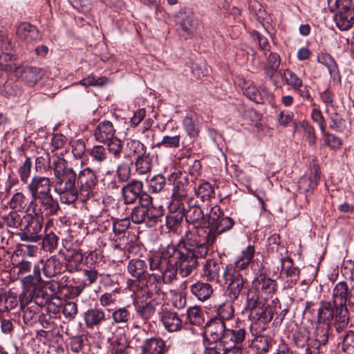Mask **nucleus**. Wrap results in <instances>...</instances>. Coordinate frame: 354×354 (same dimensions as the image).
Segmentation results:
<instances>
[{
  "mask_svg": "<svg viewBox=\"0 0 354 354\" xmlns=\"http://www.w3.org/2000/svg\"><path fill=\"white\" fill-rule=\"evenodd\" d=\"M156 313V306L151 302H147L145 304L138 306L136 308L137 315L147 323Z\"/></svg>",
  "mask_w": 354,
  "mask_h": 354,
  "instance_id": "nucleus-41",
  "label": "nucleus"
},
{
  "mask_svg": "<svg viewBox=\"0 0 354 354\" xmlns=\"http://www.w3.org/2000/svg\"><path fill=\"white\" fill-rule=\"evenodd\" d=\"M27 203L26 197L21 192L15 194L10 201L11 208L17 210L24 209Z\"/></svg>",
  "mask_w": 354,
  "mask_h": 354,
  "instance_id": "nucleus-54",
  "label": "nucleus"
},
{
  "mask_svg": "<svg viewBox=\"0 0 354 354\" xmlns=\"http://www.w3.org/2000/svg\"><path fill=\"white\" fill-rule=\"evenodd\" d=\"M147 270V263L140 259H133L130 260L127 265V272L131 277L141 279L145 277Z\"/></svg>",
  "mask_w": 354,
  "mask_h": 354,
  "instance_id": "nucleus-31",
  "label": "nucleus"
},
{
  "mask_svg": "<svg viewBox=\"0 0 354 354\" xmlns=\"http://www.w3.org/2000/svg\"><path fill=\"white\" fill-rule=\"evenodd\" d=\"M163 284L160 275L151 274L137 290V297L145 299H151L153 301H164L166 298V293L162 289Z\"/></svg>",
  "mask_w": 354,
  "mask_h": 354,
  "instance_id": "nucleus-8",
  "label": "nucleus"
},
{
  "mask_svg": "<svg viewBox=\"0 0 354 354\" xmlns=\"http://www.w3.org/2000/svg\"><path fill=\"white\" fill-rule=\"evenodd\" d=\"M187 317L192 324L200 325L203 322L201 311L197 308H191L187 310Z\"/></svg>",
  "mask_w": 354,
  "mask_h": 354,
  "instance_id": "nucleus-63",
  "label": "nucleus"
},
{
  "mask_svg": "<svg viewBox=\"0 0 354 354\" xmlns=\"http://www.w3.org/2000/svg\"><path fill=\"white\" fill-rule=\"evenodd\" d=\"M148 216V207L136 206L132 209L131 217L134 223H145L149 225Z\"/></svg>",
  "mask_w": 354,
  "mask_h": 354,
  "instance_id": "nucleus-40",
  "label": "nucleus"
},
{
  "mask_svg": "<svg viewBox=\"0 0 354 354\" xmlns=\"http://www.w3.org/2000/svg\"><path fill=\"white\" fill-rule=\"evenodd\" d=\"M16 75L21 78L29 86H33L44 75L41 68L26 66L18 67L15 70Z\"/></svg>",
  "mask_w": 354,
  "mask_h": 354,
  "instance_id": "nucleus-16",
  "label": "nucleus"
},
{
  "mask_svg": "<svg viewBox=\"0 0 354 354\" xmlns=\"http://www.w3.org/2000/svg\"><path fill=\"white\" fill-rule=\"evenodd\" d=\"M58 239H59L55 234H54L53 232L47 234L43 238V240H42L43 248L46 251L52 252L53 251H54L56 249V248L57 246Z\"/></svg>",
  "mask_w": 354,
  "mask_h": 354,
  "instance_id": "nucleus-52",
  "label": "nucleus"
},
{
  "mask_svg": "<svg viewBox=\"0 0 354 354\" xmlns=\"http://www.w3.org/2000/svg\"><path fill=\"white\" fill-rule=\"evenodd\" d=\"M177 260L174 259V261L167 264L165 268L162 269V271L160 272L161 273L160 279L162 281L163 283H171L174 279H176L177 277V272H179V274L183 277H187L189 275H190L193 272H194L198 267H192L189 266L188 269L183 274L181 272L180 267V266L176 263ZM192 266H194L193 265Z\"/></svg>",
  "mask_w": 354,
  "mask_h": 354,
  "instance_id": "nucleus-15",
  "label": "nucleus"
},
{
  "mask_svg": "<svg viewBox=\"0 0 354 354\" xmlns=\"http://www.w3.org/2000/svg\"><path fill=\"white\" fill-rule=\"evenodd\" d=\"M253 285L258 290H261L268 294L274 292L277 286L275 281L262 274L254 279Z\"/></svg>",
  "mask_w": 354,
  "mask_h": 354,
  "instance_id": "nucleus-34",
  "label": "nucleus"
},
{
  "mask_svg": "<svg viewBox=\"0 0 354 354\" xmlns=\"http://www.w3.org/2000/svg\"><path fill=\"white\" fill-rule=\"evenodd\" d=\"M245 328L239 326L233 329H227L219 343L218 348L222 347L223 354L230 352H232L233 354H241L242 353L241 344L245 338Z\"/></svg>",
  "mask_w": 354,
  "mask_h": 354,
  "instance_id": "nucleus-9",
  "label": "nucleus"
},
{
  "mask_svg": "<svg viewBox=\"0 0 354 354\" xmlns=\"http://www.w3.org/2000/svg\"><path fill=\"white\" fill-rule=\"evenodd\" d=\"M185 217V212L183 209L171 212L166 217V225L169 230H173L178 226Z\"/></svg>",
  "mask_w": 354,
  "mask_h": 354,
  "instance_id": "nucleus-44",
  "label": "nucleus"
},
{
  "mask_svg": "<svg viewBox=\"0 0 354 354\" xmlns=\"http://www.w3.org/2000/svg\"><path fill=\"white\" fill-rule=\"evenodd\" d=\"M281 59L279 55L275 53H271L268 58L266 64L264 66L265 75L270 81H274V75L277 72L280 66Z\"/></svg>",
  "mask_w": 354,
  "mask_h": 354,
  "instance_id": "nucleus-35",
  "label": "nucleus"
},
{
  "mask_svg": "<svg viewBox=\"0 0 354 354\" xmlns=\"http://www.w3.org/2000/svg\"><path fill=\"white\" fill-rule=\"evenodd\" d=\"M25 221V215L18 213L17 211H11L8 214L1 216L0 225H6L12 229L21 230Z\"/></svg>",
  "mask_w": 354,
  "mask_h": 354,
  "instance_id": "nucleus-29",
  "label": "nucleus"
},
{
  "mask_svg": "<svg viewBox=\"0 0 354 354\" xmlns=\"http://www.w3.org/2000/svg\"><path fill=\"white\" fill-rule=\"evenodd\" d=\"M77 176L78 196L83 201L88 199L94 194V191L97 185L98 180L96 173L90 167H86L81 170Z\"/></svg>",
  "mask_w": 354,
  "mask_h": 354,
  "instance_id": "nucleus-11",
  "label": "nucleus"
},
{
  "mask_svg": "<svg viewBox=\"0 0 354 354\" xmlns=\"http://www.w3.org/2000/svg\"><path fill=\"white\" fill-rule=\"evenodd\" d=\"M41 280L39 266L34 268L32 274H29L22 279V282L26 286H37Z\"/></svg>",
  "mask_w": 354,
  "mask_h": 354,
  "instance_id": "nucleus-59",
  "label": "nucleus"
},
{
  "mask_svg": "<svg viewBox=\"0 0 354 354\" xmlns=\"http://www.w3.org/2000/svg\"><path fill=\"white\" fill-rule=\"evenodd\" d=\"M337 27L342 30H348L354 25V8L337 10L334 17Z\"/></svg>",
  "mask_w": 354,
  "mask_h": 354,
  "instance_id": "nucleus-20",
  "label": "nucleus"
},
{
  "mask_svg": "<svg viewBox=\"0 0 354 354\" xmlns=\"http://www.w3.org/2000/svg\"><path fill=\"white\" fill-rule=\"evenodd\" d=\"M318 62L326 66L329 73L332 75L337 70V64L332 57L328 54H322L318 56Z\"/></svg>",
  "mask_w": 354,
  "mask_h": 354,
  "instance_id": "nucleus-61",
  "label": "nucleus"
},
{
  "mask_svg": "<svg viewBox=\"0 0 354 354\" xmlns=\"http://www.w3.org/2000/svg\"><path fill=\"white\" fill-rule=\"evenodd\" d=\"M165 185V179L162 175L153 176L149 183V190L157 193L161 191Z\"/></svg>",
  "mask_w": 354,
  "mask_h": 354,
  "instance_id": "nucleus-58",
  "label": "nucleus"
},
{
  "mask_svg": "<svg viewBox=\"0 0 354 354\" xmlns=\"http://www.w3.org/2000/svg\"><path fill=\"white\" fill-rule=\"evenodd\" d=\"M62 263L58 258L53 256L48 259L43 266V272L48 277H53L62 272Z\"/></svg>",
  "mask_w": 354,
  "mask_h": 354,
  "instance_id": "nucleus-36",
  "label": "nucleus"
},
{
  "mask_svg": "<svg viewBox=\"0 0 354 354\" xmlns=\"http://www.w3.org/2000/svg\"><path fill=\"white\" fill-rule=\"evenodd\" d=\"M169 345L167 346L161 338L148 339L142 346L144 354H164L169 351Z\"/></svg>",
  "mask_w": 354,
  "mask_h": 354,
  "instance_id": "nucleus-27",
  "label": "nucleus"
},
{
  "mask_svg": "<svg viewBox=\"0 0 354 354\" xmlns=\"http://www.w3.org/2000/svg\"><path fill=\"white\" fill-rule=\"evenodd\" d=\"M187 208L184 203L180 204L183 205L182 209L185 212V217L187 223H198L204 218V214L201 208L196 205L192 199L186 200Z\"/></svg>",
  "mask_w": 354,
  "mask_h": 354,
  "instance_id": "nucleus-23",
  "label": "nucleus"
},
{
  "mask_svg": "<svg viewBox=\"0 0 354 354\" xmlns=\"http://www.w3.org/2000/svg\"><path fill=\"white\" fill-rule=\"evenodd\" d=\"M342 350L348 354H354V332L348 331L344 336Z\"/></svg>",
  "mask_w": 354,
  "mask_h": 354,
  "instance_id": "nucleus-53",
  "label": "nucleus"
},
{
  "mask_svg": "<svg viewBox=\"0 0 354 354\" xmlns=\"http://www.w3.org/2000/svg\"><path fill=\"white\" fill-rule=\"evenodd\" d=\"M160 320L167 330L175 332L180 330L182 321L176 312L162 310L160 314Z\"/></svg>",
  "mask_w": 354,
  "mask_h": 354,
  "instance_id": "nucleus-25",
  "label": "nucleus"
},
{
  "mask_svg": "<svg viewBox=\"0 0 354 354\" xmlns=\"http://www.w3.org/2000/svg\"><path fill=\"white\" fill-rule=\"evenodd\" d=\"M164 214V209L162 206L155 207L153 205L148 207L149 225L156 224L158 219Z\"/></svg>",
  "mask_w": 354,
  "mask_h": 354,
  "instance_id": "nucleus-51",
  "label": "nucleus"
},
{
  "mask_svg": "<svg viewBox=\"0 0 354 354\" xmlns=\"http://www.w3.org/2000/svg\"><path fill=\"white\" fill-rule=\"evenodd\" d=\"M182 30L187 34H191L196 28L197 23L193 14L185 15L179 22Z\"/></svg>",
  "mask_w": 354,
  "mask_h": 354,
  "instance_id": "nucleus-45",
  "label": "nucleus"
},
{
  "mask_svg": "<svg viewBox=\"0 0 354 354\" xmlns=\"http://www.w3.org/2000/svg\"><path fill=\"white\" fill-rule=\"evenodd\" d=\"M90 156L94 162L100 164L108 158L106 149L102 145L94 146L90 151Z\"/></svg>",
  "mask_w": 354,
  "mask_h": 354,
  "instance_id": "nucleus-46",
  "label": "nucleus"
},
{
  "mask_svg": "<svg viewBox=\"0 0 354 354\" xmlns=\"http://www.w3.org/2000/svg\"><path fill=\"white\" fill-rule=\"evenodd\" d=\"M222 264L218 261L209 259L203 265L202 277L207 281L219 282Z\"/></svg>",
  "mask_w": 354,
  "mask_h": 354,
  "instance_id": "nucleus-17",
  "label": "nucleus"
},
{
  "mask_svg": "<svg viewBox=\"0 0 354 354\" xmlns=\"http://www.w3.org/2000/svg\"><path fill=\"white\" fill-rule=\"evenodd\" d=\"M19 39L26 44H32L40 39L41 35L37 28L28 23L21 24L17 29Z\"/></svg>",
  "mask_w": 354,
  "mask_h": 354,
  "instance_id": "nucleus-18",
  "label": "nucleus"
},
{
  "mask_svg": "<svg viewBox=\"0 0 354 354\" xmlns=\"http://www.w3.org/2000/svg\"><path fill=\"white\" fill-rule=\"evenodd\" d=\"M214 243V234L201 227L194 225L188 227L185 236L177 245L176 250L187 266L198 267V260L205 259L209 247Z\"/></svg>",
  "mask_w": 354,
  "mask_h": 354,
  "instance_id": "nucleus-2",
  "label": "nucleus"
},
{
  "mask_svg": "<svg viewBox=\"0 0 354 354\" xmlns=\"http://www.w3.org/2000/svg\"><path fill=\"white\" fill-rule=\"evenodd\" d=\"M43 218L32 212H26L25 221L19 232V236L23 241L37 242L42 239Z\"/></svg>",
  "mask_w": 354,
  "mask_h": 354,
  "instance_id": "nucleus-6",
  "label": "nucleus"
},
{
  "mask_svg": "<svg viewBox=\"0 0 354 354\" xmlns=\"http://www.w3.org/2000/svg\"><path fill=\"white\" fill-rule=\"evenodd\" d=\"M234 315V306L232 301H225L221 304L217 309V316L216 319L229 320L232 319Z\"/></svg>",
  "mask_w": 354,
  "mask_h": 354,
  "instance_id": "nucleus-43",
  "label": "nucleus"
},
{
  "mask_svg": "<svg viewBox=\"0 0 354 354\" xmlns=\"http://www.w3.org/2000/svg\"><path fill=\"white\" fill-rule=\"evenodd\" d=\"M234 225V222L231 218L223 216L210 225L209 231V233L214 234L215 241L217 236L230 230Z\"/></svg>",
  "mask_w": 354,
  "mask_h": 354,
  "instance_id": "nucleus-32",
  "label": "nucleus"
},
{
  "mask_svg": "<svg viewBox=\"0 0 354 354\" xmlns=\"http://www.w3.org/2000/svg\"><path fill=\"white\" fill-rule=\"evenodd\" d=\"M320 179L317 167L314 166L311 170V174L308 176H302L298 182L299 189L304 192L315 189Z\"/></svg>",
  "mask_w": 354,
  "mask_h": 354,
  "instance_id": "nucleus-28",
  "label": "nucleus"
},
{
  "mask_svg": "<svg viewBox=\"0 0 354 354\" xmlns=\"http://www.w3.org/2000/svg\"><path fill=\"white\" fill-rule=\"evenodd\" d=\"M180 144L184 145L183 142H181L180 135H166L162 137V140L156 145V147L159 148L163 147L169 149H178L180 147Z\"/></svg>",
  "mask_w": 354,
  "mask_h": 354,
  "instance_id": "nucleus-42",
  "label": "nucleus"
},
{
  "mask_svg": "<svg viewBox=\"0 0 354 354\" xmlns=\"http://www.w3.org/2000/svg\"><path fill=\"white\" fill-rule=\"evenodd\" d=\"M32 161L30 158L26 157L25 161L18 169V173L20 176V179L22 182L26 183L31 171Z\"/></svg>",
  "mask_w": 354,
  "mask_h": 354,
  "instance_id": "nucleus-56",
  "label": "nucleus"
},
{
  "mask_svg": "<svg viewBox=\"0 0 354 354\" xmlns=\"http://www.w3.org/2000/svg\"><path fill=\"white\" fill-rule=\"evenodd\" d=\"M37 200L38 202L31 200L26 207V212H32L44 219V217L55 215L59 209L57 201L54 199L51 194Z\"/></svg>",
  "mask_w": 354,
  "mask_h": 354,
  "instance_id": "nucleus-10",
  "label": "nucleus"
},
{
  "mask_svg": "<svg viewBox=\"0 0 354 354\" xmlns=\"http://www.w3.org/2000/svg\"><path fill=\"white\" fill-rule=\"evenodd\" d=\"M130 226L129 218L118 220L113 222V231L117 235L123 234L121 237H118L119 241L115 247L124 251H127L130 254H136L138 252V245L136 243V236L127 230Z\"/></svg>",
  "mask_w": 354,
  "mask_h": 354,
  "instance_id": "nucleus-5",
  "label": "nucleus"
},
{
  "mask_svg": "<svg viewBox=\"0 0 354 354\" xmlns=\"http://www.w3.org/2000/svg\"><path fill=\"white\" fill-rule=\"evenodd\" d=\"M222 277L225 281H230L227 288L228 297L233 301L237 299L244 287L246 279L238 270H236L232 265H227L225 267Z\"/></svg>",
  "mask_w": 354,
  "mask_h": 354,
  "instance_id": "nucleus-12",
  "label": "nucleus"
},
{
  "mask_svg": "<svg viewBox=\"0 0 354 354\" xmlns=\"http://www.w3.org/2000/svg\"><path fill=\"white\" fill-rule=\"evenodd\" d=\"M259 304V290L256 288L249 289L246 297V308L253 310Z\"/></svg>",
  "mask_w": 354,
  "mask_h": 354,
  "instance_id": "nucleus-55",
  "label": "nucleus"
},
{
  "mask_svg": "<svg viewBox=\"0 0 354 354\" xmlns=\"http://www.w3.org/2000/svg\"><path fill=\"white\" fill-rule=\"evenodd\" d=\"M245 95L250 100L257 103L262 100L261 93L258 88L253 85L248 86L245 90Z\"/></svg>",
  "mask_w": 354,
  "mask_h": 354,
  "instance_id": "nucleus-64",
  "label": "nucleus"
},
{
  "mask_svg": "<svg viewBox=\"0 0 354 354\" xmlns=\"http://www.w3.org/2000/svg\"><path fill=\"white\" fill-rule=\"evenodd\" d=\"M115 129L113 124L108 120L100 122L94 131L95 140L102 143H106L114 138Z\"/></svg>",
  "mask_w": 354,
  "mask_h": 354,
  "instance_id": "nucleus-19",
  "label": "nucleus"
},
{
  "mask_svg": "<svg viewBox=\"0 0 354 354\" xmlns=\"http://www.w3.org/2000/svg\"><path fill=\"white\" fill-rule=\"evenodd\" d=\"M118 179L121 183L127 182L131 176V169L127 163L118 165L116 171Z\"/></svg>",
  "mask_w": 354,
  "mask_h": 354,
  "instance_id": "nucleus-60",
  "label": "nucleus"
},
{
  "mask_svg": "<svg viewBox=\"0 0 354 354\" xmlns=\"http://www.w3.org/2000/svg\"><path fill=\"white\" fill-rule=\"evenodd\" d=\"M55 177V191L63 203L71 204L78 198L77 176L64 158L56 156L53 162Z\"/></svg>",
  "mask_w": 354,
  "mask_h": 354,
  "instance_id": "nucleus-3",
  "label": "nucleus"
},
{
  "mask_svg": "<svg viewBox=\"0 0 354 354\" xmlns=\"http://www.w3.org/2000/svg\"><path fill=\"white\" fill-rule=\"evenodd\" d=\"M330 128L335 131H342L344 129V120L342 117L335 112L330 115Z\"/></svg>",
  "mask_w": 354,
  "mask_h": 354,
  "instance_id": "nucleus-57",
  "label": "nucleus"
},
{
  "mask_svg": "<svg viewBox=\"0 0 354 354\" xmlns=\"http://www.w3.org/2000/svg\"><path fill=\"white\" fill-rule=\"evenodd\" d=\"M142 187V183L138 180H133L124 185L122 189L124 203L126 204L134 203L139 198Z\"/></svg>",
  "mask_w": 354,
  "mask_h": 354,
  "instance_id": "nucleus-21",
  "label": "nucleus"
},
{
  "mask_svg": "<svg viewBox=\"0 0 354 354\" xmlns=\"http://www.w3.org/2000/svg\"><path fill=\"white\" fill-rule=\"evenodd\" d=\"M195 193L203 201H209L212 198H214L215 192L213 187L209 182L202 183L197 189H195Z\"/></svg>",
  "mask_w": 354,
  "mask_h": 354,
  "instance_id": "nucleus-39",
  "label": "nucleus"
},
{
  "mask_svg": "<svg viewBox=\"0 0 354 354\" xmlns=\"http://www.w3.org/2000/svg\"><path fill=\"white\" fill-rule=\"evenodd\" d=\"M179 255L174 245H169L161 252H156L149 257V268L151 270H158L160 272L167 264L173 262L174 259H176V263L180 267L181 272L184 274L187 269H188V267Z\"/></svg>",
  "mask_w": 354,
  "mask_h": 354,
  "instance_id": "nucleus-4",
  "label": "nucleus"
},
{
  "mask_svg": "<svg viewBox=\"0 0 354 354\" xmlns=\"http://www.w3.org/2000/svg\"><path fill=\"white\" fill-rule=\"evenodd\" d=\"M322 133L325 144L330 149L337 150L341 147L342 140L340 138L334 134L326 132V129H324V131Z\"/></svg>",
  "mask_w": 354,
  "mask_h": 354,
  "instance_id": "nucleus-48",
  "label": "nucleus"
},
{
  "mask_svg": "<svg viewBox=\"0 0 354 354\" xmlns=\"http://www.w3.org/2000/svg\"><path fill=\"white\" fill-rule=\"evenodd\" d=\"M294 113L290 111H281L277 117L279 125L286 127L293 121Z\"/></svg>",
  "mask_w": 354,
  "mask_h": 354,
  "instance_id": "nucleus-62",
  "label": "nucleus"
},
{
  "mask_svg": "<svg viewBox=\"0 0 354 354\" xmlns=\"http://www.w3.org/2000/svg\"><path fill=\"white\" fill-rule=\"evenodd\" d=\"M28 189L32 195V200L37 201L51 194L50 180L48 177L35 176L28 184Z\"/></svg>",
  "mask_w": 354,
  "mask_h": 354,
  "instance_id": "nucleus-14",
  "label": "nucleus"
},
{
  "mask_svg": "<svg viewBox=\"0 0 354 354\" xmlns=\"http://www.w3.org/2000/svg\"><path fill=\"white\" fill-rule=\"evenodd\" d=\"M169 181L174 185L172 196L177 201L178 205L186 200L187 195L188 179L185 174L173 173L169 178Z\"/></svg>",
  "mask_w": 354,
  "mask_h": 354,
  "instance_id": "nucleus-13",
  "label": "nucleus"
},
{
  "mask_svg": "<svg viewBox=\"0 0 354 354\" xmlns=\"http://www.w3.org/2000/svg\"><path fill=\"white\" fill-rule=\"evenodd\" d=\"M328 8L330 11L334 12L339 10H346L354 8L353 0H327Z\"/></svg>",
  "mask_w": 354,
  "mask_h": 354,
  "instance_id": "nucleus-49",
  "label": "nucleus"
},
{
  "mask_svg": "<svg viewBox=\"0 0 354 354\" xmlns=\"http://www.w3.org/2000/svg\"><path fill=\"white\" fill-rule=\"evenodd\" d=\"M127 148L130 151V154L140 157L147 154L145 146L137 140H131L127 142Z\"/></svg>",
  "mask_w": 354,
  "mask_h": 354,
  "instance_id": "nucleus-50",
  "label": "nucleus"
},
{
  "mask_svg": "<svg viewBox=\"0 0 354 354\" xmlns=\"http://www.w3.org/2000/svg\"><path fill=\"white\" fill-rule=\"evenodd\" d=\"M293 133H303L310 146L316 144L317 136L315 128L306 120L293 122Z\"/></svg>",
  "mask_w": 354,
  "mask_h": 354,
  "instance_id": "nucleus-22",
  "label": "nucleus"
},
{
  "mask_svg": "<svg viewBox=\"0 0 354 354\" xmlns=\"http://www.w3.org/2000/svg\"><path fill=\"white\" fill-rule=\"evenodd\" d=\"M183 126L190 138H195L198 136L200 128L195 114L191 113L185 116L183 120Z\"/></svg>",
  "mask_w": 354,
  "mask_h": 354,
  "instance_id": "nucleus-33",
  "label": "nucleus"
},
{
  "mask_svg": "<svg viewBox=\"0 0 354 354\" xmlns=\"http://www.w3.org/2000/svg\"><path fill=\"white\" fill-rule=\"evenodd\" d=\"M254 256V247L249 245L246 248L242 250L241 253L237 257L234 264H232L236 270L239 272L245 269Z\"/></svg>",
  "mask_w": 354,
  "mask_h": 354,
  "instance_id": "nucleus-30",
  "label": "nucleus"
},
{
  "mask_svg": "<svg viewBox=\"0 0 354 354\" xmlns=\"http://www.w3.org/2000/svg\"><path fill=\"white\" fill-rule=\"evenodd\" d=\"M136 172L140 175H147L152 169V157L149 153L137 157L135 162Z\"/></svg>",
  "mask_w": 354,
  "mask_h": 354,
  "instance_id": "nucleus-38",
  "label": "nucleus"
},
{
  "mask_svg": "<svg viewBox=\"0 0 354 354\" xmlns=\"http://www.w3.org/2000/svg\"><path fill=\"white\" fill-rule=\"evenodd\" d=\"M192 294L199 301L209 299L214 292L212 285L207 282L198 281L190 286Z\"/></svg>",
  "mask_w": 354,
  "mask_h": 354,
  "instance_id": "nucleus-26",
  "label": "nucleus"
},
{
  "mask_svg": "<svg viewBox=\"0 0 354 354\" xmlns=\"http://www.w3.org/2000/svg\"><path fill=\"white\" fill-rule=\"evenodd\" d=\"M283 77L286 80V83L294 90L299 89V87L303 86L301 79L290 70L287 69L284 71Z\"/></svg>",
  "mask_w": 354,
  "mask_h": 354,
  "instance_id": "nucleus-47",
  "label": "nucleus"
},
{
  "mask_svg": "<svg viewBox=\"0 0 354 354\" xmlns=\"http://www.w3.org/2000/svg\"><path fill=\"white\" fill-rule=\"evenodd\" d=\"M225 322L221 319H212L206 324L205 328V335L207 341L216 344L214 346L210 344L205 346L206 354H220L219 343L221 342L226 331Z\"/></svg>",
  "mask_w": 354,
  "mask_h": 354,
  "instance_id": "nucleus-7",
  "label": "nucleus"
},
{
  "mask_svg": "<svg viewBox=\"0 0 354 354\" xmlns=\"http://www.w3.org/2000/svg\"><path fill=\"white\" fill-rule=\"evenodd\" d=\"M84 319L88 328H94L101 325L106 320L105 313L103 310L94 308L84 313Z\"/></svg>",
  "mask_w": 354,
  "mask_h": 354,
  "instance_id": "nucleus-24",
  "label": "nucleus"
},
{
  "mask_svg": "<svg viewBox=\"0 0 354 354\" xmlns=\"http://www.w3.org/2000/svg\"><path fill=\"white\" fill-rule=\"evenodd\" d=\"M348 288L345 281L338 282L333 290V303L327 301H321L318 310L317 325L315 332V346L319 352L323 353L322 346L328 342L331 322L334 320V326L339 333L348 326L349 322L348 310L346 301Z\"/></svg>",
  "mask_w": 354,
  "mask_h": 354,
  "instance_id": "nucleus-1",
  "label": "nucleus"
},
{
  "mask_svg": "<svg viewBox=\"0 0 354 354\" xmlns=\"http://www.w3.org/2000/svg\"><path fill=\"white\" fill-rule=\"evenodd\" d=\"M132 318L133 314L128 307L118 308L112 313L113 323L119 325L120 327L127 326Z\"/></svg>",
  "mask_w": 354,
  "mask_h": 354,
  "instance_id": "nucleus-37",
  "label": "nucleus"
}]
</instances>
